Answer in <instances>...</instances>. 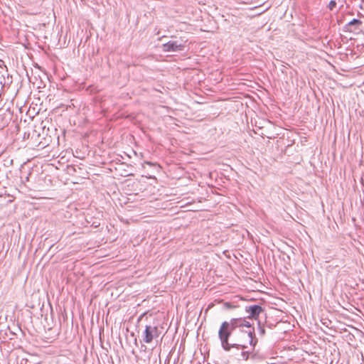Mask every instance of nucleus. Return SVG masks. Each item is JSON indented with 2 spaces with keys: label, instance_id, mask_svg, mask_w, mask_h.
<instances>
[{
  "label": "nucleus",
  "instance_id": "1",
  "mask_svg": "<svg viewBox=\"0 0 364 364\" xmlns=\"http://www.w3.org/2000/svg\"><path fill=\"white\" fill-rule=\"evenodd\" d=\"M241 329L237 332L235 345L242 347V351L240 354L239 358L247 360L250 353L245 349H247L249 346L255 347L257 338L255 336V328L252 326L251 323L245 318H241Z\"/></svg>",
  "mask_w": 364,
  "mask_h": 364
},
{
  "label": "nucleus",
  "instance_id": "2",
  "mask_svg": "<svg viewBox=\"0 0 364 364\" xmlns=\"http://www.w3.org/2000/svg\"><path fill=\"white\" fill-rule=\"evenodd\" d=\"M218 337L220 340L221 346L225 351L231 352L232 348H234L242 349V347L235 345L236 336H235L234 331L229 326L228 321L222 323L218 331Z\"/></svg>",
  "mask_w": 364,
  "mask_h": 364
},
{
  "label": "nucleus",
  "instance_id": "3",
  "mask_svg": "<svg viewBox=\"0 0 364 364\" xmlns=\"http://www.w3.org/2000/svg\"><path fill=\"white\" fill-rule=\"evenodd\" d=\"M161 334L158 325L155 323L145 326L142 333V341L146 343H150L154 339L157 338Z\"/></svg>",
  "mask_w": 364,
  "mask_h": 364
},
{
  "label": "nucleus",
  "instance_id": "4",
  "mask_svg": "<svg viewBox=\"0 0 364 364\" xmlns=\"http://www.w3.org/2000/svg\"><path fill=\"white\" fill-rule=\"evenodd\" d=\"M186 41H170L166 43L163 44V50L165 52H180L183 51L185 48Z\"/></svg>",
  "mask_w": 364,
  "mask_h": 364
},
{
  "label": "nucleus",
  "instance_id": "5",
  "mask_svg": "<svg viewBox=\"0 0 364 364\" xmlns=\"http://www.w3.org/2000/svg\"><path fill=\"white\" fill-rule=\"evenodd\" d=\"M245 312L249 315L248 318L258 319L259 316L264 312V309L257 304L250 305L245 307Z\"/></svg>",
  "mask_w": 364,
  "mask_h": 364
},
{
  "label": "nucleus",
  "instance_id": "6",
  "mask_svg": "<svg viewBox=\"0 0 364 364\" xmlns=\"http://www.w3.org/2000/svg\"><path fill=\"white\" fill-rule=\"evenodd\" d=\"M46 129V125L44 124V122L41 121L39 124H36L34 126V129L32 134V139L37 138V139H40L42 136L43 139H46L44 136V129Z\"/></svg>",
  "mask_w": 364,
  "mask_h": 364
},
{
  "label": "nucleus",
  "instance_id": "7",
  "mask_svg": "<svg viewBox=\"0 0 364 364\" xmlns=\"http://www.w3.org/2000/svg\"><path fill=\"white\" fill-rule=\"evenodd\" d=\"M363 24V22L357 18H353L352 21L348 22L344 26V31L347 32H353L355 30L359 29L360 26Z\"/></svg>",
  "mask_w": 364,
  "mask_h": 364
},
{
  "label": "nucleus",
  "instance_id": "8",
  "mask_svg": "<svg viewBox=\"0 0 364 364\" xmlns=\"http://www.w3.org/2000/svg\"><path fill=\"white\" fill-rule=\"evenodd\" d=\"M241 318H231L230 321H228V323L230 328H232L234 331L235 336H237V332L236 329L239 328L241 329Z\"/></svg>",
  "mask_w": 364,
  "mask_h": 364
},
{
  "label": "nucleus",
  "instance_id": "9",
  "mask_svg": "<svg viewBox=\"0 0 364 364\" xmlns=\"http://www.w3.org/2000/svg\"><path fill=\"white\" fill-rule=\"evenodd\" d=\"M48 331L51 333L50 336H47V343H53L58 336L60 333L59 328H48Z\"/></svg>",
  "mask_w": 364,
  "mask_h": 364
},
{
  "label": "nucleus",
  "instance_id": "10",
  "mask_svg": "<svg viewBox=\"0 0 364 364\" xmlns=\"http://www.w3.org/2000/svg\"><path fill=\"white\" fill-rule=\"evenodd\" d=\"M251 347L252 348V351L245 349L246 351H248L250 353L248 359L251 358L253 360H262L263 358L258 353L254 352L255 347Z\"/></svg>",
  "mask_w": 364,
  "mask_h": 364
},
{
  "label": "nucleus",
  "instance_id": "11",
  "mask_svg": "<svg viewBox=\"0 0 364 364\" xmlns=\"http://www.w3.org/2000/svg\"><path fill=\"white\" fill-rule=\"evenodd\" d=\"M258 333L260 336H264L266 333L264 325L261 323L260 321H258Z\"/></svg>",
  "mask_w": 364,
  "mask_h": 364
},
{
  "label": "nucleus",
  "instance_id": "12",
  "mask_svg": "<svg viewBox=\"0 0 364 364\" xmlns=\"http://www.w3.org/2000/svg\"><path fill=\"white\" fill-rule=\"evenodd\" d=\"M235 349V350H234L232 352V354L238 359V360H240L239 358V356H240V354L242 353V350L241 348H232V350H234ZM242 360H244L243 359H241Z\"/></svg>",
  "mask_w": 364,
  "mask_h": 364
},
{
  "label": "nucleus",
  "instance_id": "13",
  "mask_svg": "<svg viewBox=\"0 0 364 364\" xmlns=\"http://www.w3.org/2000/svg\"><path fill=\"white\" fill-rule=\"evenodd\" d=\"M46 167H47V172H51V171H54L55 169H56V168L54 166V165L53 164H47Z\"/></svg>",
  "mask_w": 364,
  "mask_h": 364
},
{
  "label": "nucleus",
  "instance_id": "14",
  "mask_svg": "<svg viewBox=\"0 0 364 364\" xmlns=\"http://www.w3.org/2000/svg\"><path fill=\"white\" fill-rule=\"evenodd\" d=\"M336 6V2L333 0H331L328 4V9L330 10H333Z\"/></svg>",
  "mask_w": 364,
  "mask_h": 364
},
{
  "label": "nucleus",
  "instance_id": "15",
  "mask_svg": "<svg viewBox=\"0 0 364 364\" xmlns=\"http://www.w3.org/2000/svg\"><path fill=\"white\" fill-rule=\"evenodd\" d=\"M37 146L39 147V149H43L45 147V146H43V142L41 141H40L38 142Z\"/></svg>",
  "mask_w": 364,
  "mask_h": 364
},
{
  "label": "nucleus",
  "instance_id": "16",
  "mask_svg": "<svg viewBox=\"0 0 364 364\" xmlns=\"http://www.w3.org/2000/svg\"><path fill=\"white\" fill-rule=\"evenodd\" d=\"M225 306H226L227 309H232V305L230 303H229V302H226L225 304Z\"/></svg>",
  "mask_w": 364,
  "mask_h": 364
},
{
  "label": "nucleus",
  "instance_id": "17",
  "mask_svg": "<svg viewBox=\"0 0 364 364\" xmlns=\"http://www.w3.org/2000/svg\"><path fill=\"white\" fill-rule=\"evenodd\" d=\"M29 136H30V133L25 132L23 138V139H28Z\"/></svg>",
  "mask_w": 364,
  "mask_h": 364
}]
</instances>
